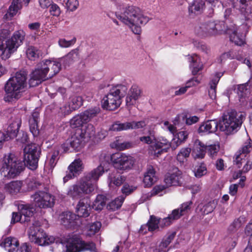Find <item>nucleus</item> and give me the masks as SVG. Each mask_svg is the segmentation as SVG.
I'll return each instance as SVG.
<instances>
[{
  "label": "nucleus",
  "mask_w": 252,
  "mask_h": 252,
  "mask_svg": "<svg viewBox=\"0 0 252 252\" xmlns=\"http://www.w3.org/2000/svg\"><path fill=\"white\" fill-rule=\"evenodd\" d=\"M242 173H243V172H242V171L240 170H239L237 172H235L233 175V179L234 180H236V179H238L239 178H241L239 184L240 185H241V187H244V182L245 181V180L246 179V177L245 176H242Z\"/></svg>",
  "instance_id": "obj_60"
},
{
  "label": "nucleus",
  "mask_w": 252,
  "mask_h": 252,
  "mask_svg": "<svg viewBox=\"0 0 252 252\" xmlns=\"http://www.w3.org/2000/svg\"><path fill=\"white\" fill-rule=\"evenodd\" d=\"M44 63V66L46 67V69L49 74V77L52 78L55 75L57 74L61 69L62 63L59 59V61H52L50 60H45L43 61Z\"/></svg>",
  "instance_id": "obj_30"
},
{
  "label": "nucleus",
  "mask_w": 252,
  "mask_h": 252,
  "mask_svg": "<svg viewBox=\"0 0 252 252\" xmlns=\"http://www.w3.org/2000/svg\"><path fill=\"white\" fill-rule=\"evenodd\" d=\"M31 0H13L11 5L9 8V14L10 15L13 16L15 15L18 10L22 6V4H24L27 6Z\"/></svg>",
  "instance_id": "obj_38"
},
{
  "label": "nucleus",
  "mask_w": 252,
  "mask_h": 252,
  "mask_svg": "<svg viewBox=\"0 0 252 252\" xmlns=\"http://www.w3.org/2000/svg\"><path fill=\"white\" fill-rule=\"evenodd\" d=\"M82 162L80 159H75L68 166L69 173L63 177V181L66 182L69 179L72 177L77 176L82 170Z\"/></svg>",
  "instance_id": "obj_23"
},
{
  "label": "nucleus",
  "mask_w": 252,
  "mask_h": 252,
  "mask_svg": "<svg viewBox=\"0 0 252 252\" xmlns=\"http://www.w3.org/2000/svg\"><path fill=\"white\" fill-rule=\"evenodd\" d=\"M21 123V115L20 114L11 115L9 124L6 130L7 134L10 138H14L17 136Z\"/></svg>",
  "instance_id": "obj_16"
},
{
  "label": "nucleus",
  "mask_w": 252,
  "mask_h": 252,
  "mask_svg": "<svg viewBox=\"0 0 252 252\" xmlns=\"http://www.w3.org/2000/svg\"><path fill=\"white\" fill-rule=\"evenodd\" d=\"M22 182L14 181L6 184L4 186V190L10 194L14 195L19 192L22 187Z\"/></svg>",
  "instance_id": "obj_35"
},
{
  "label": "nucleus",
  "mask_w": 252,
  "mask_h": 252,
  "mask_svg": "<svg viewBox=\"0 0 252 252\" xmlns=\"http://www.w3.org/2000/svg\"><path fill=\"white\" fill-rule=\"evenodd\" d=\"M37 124L38 123L29 122L30 131L34 137L38 136L39 132Z\"/></svg>",
  "instance_id": "obj_62"
},
{
  "label": "nucleus",
  "mask_w": 252,
  "mask_h": 252,
  "mask_svg": "<svg viewBox=\"0 0 252 252\" xmlns=\"http://www.w3.org/2000/svg\"><path fill=\"white\" fill-rule=\"evenodd\" d=\"M115 15L136 34L141 33V27L146 24L150 20L139 7L132 5L124 8L121 3L117 4V11L115 12Z\"/></svg>",
  "instance_id": "obj_1"
},
{
  "label": "nucleus",
  "mask_w": 252,
  "mask_h": 252,
  "mask_svg": "<svg viewBox=\"0 0 252 252\" xmlns=\"http://www.w3.org/2000/svg\"><path fill=\"white\" fill-rule=\"evenodd\" d=\"M1 176L7 179L19 175L25 168V165L12 154L5 155L0 162Z\"/></svg>",
  "instance_id": "obj_3"
},
{
  "label": "nucleus",
  "mask_w": 252,
  "mask_h": 252,
  "mask_svg": "<svg viewBox=\"0 0 252 252\" xmlns=\"http://www.w3.org/2000/svg\"><path fill=\"white\" fill-rule=\"evenodd\" d=\"M130 122V129H139L143 128L146 126V123L143 121L136 122L132 121Z\"/></svg>",
  "instance_id": "obj_64"
},
{
  "label": "nucleus",
  "mask_w": 252,
  "mask_h": 252,
  "mask_svg": "<svg viewBox=\"0 0 252 252\" xmlns=\"http://www.w3.org/2000/svg\"><path fill=\"white\" fill-rule=\"evenodd\" d=\"M245 118L242 114H237L233 110H229L225 112L222 117L220 129L227 134L233 133L239 127Z\"/></svg>",
  "instance_id": "obj_5"
},
{
  "label": "nucleus",
  "mask_w": 252,
  "mask_h": 252,
  "mask_svg": "<svg viewBox=\"0 0 252 252\" xmlns=\"http://www.w3.org/2000/svg\"><path fill=\"white\" fill-rule=\"evenodd\" d=\"M204 4L205 3L202 0L195 2L189 7V10L191 13L200 11L203 8Z\"/></svg>",
  "instance_id": "obj_54"
},
{
  "label": "nucleus",
  "mask_w": 252,
  "mask_h": 252,
  "mask_svg": "<svg viewBox=\"0 0 252 252\" xmlns=\"http://www.w3.org/2000/svg\"><path fill=\"white\" fill-rule=\"evenodd\" d=\"M207 150L208 155L213 158L217 156L219 151L220 145L219 144H214L207 146Z\"/></svg>",
  "instance_id": "obj_53"
},
{
  "label": "nucleus",
  "mask_w": 252,
  "mask_h": 252,
  "mask_svg": "<svg viewBox=\"0 0 252 252\" xmlns=\"http://www.w3.org/2000/svg\"><path fill=\"white\" fill-rule=\"evenodd\" d=\"M245 222V218L244 217L241 216L234 220L232 223L229 226V229L230 231H235L241 227Z\"/></svg>",
  "instance_id": "obj_49"
},
{
  "label": "nucleus",
  "mask_w": 252,
  "mask_h": 252,
  "mask_svg": "<svg viewBox=\"0 0 252 252\" xmlns=\"http://www.w3.org/2000/svg\"><path fill=\"white\" fill-rule=\"evenodd\" d=\"M194 31L198 36L206 37L220 34L223 30L220 23L209 22L197 25L195 26Z\"/></svg>",
  "instance_id": "obj_9"
},
{
  "label": "nucleus",
  "mask_w": 252,
  "mask_h": 252,
  "mask_svg": "<svg viewBox=\"0 0 252 252\" xmlns=\"http://www.w3.org/2000/svg\"><path fill=\"white\" fill-rule=\"evenodd\" d=\"M234 162L238 168H240L244 164L243 167L241 170L243 173H247L252 167V160L245 155H242L241 156V154L239 155L236 158H235Z\"/></svg>",
  "instance_id": "obj_24"
},
{
  "label": "nucleus",
  "mask_w": 252,
  "mask_h": 252,
  "mask_svg": "<svg viewBox=\"0 0 252 252\" xmlns=\"http://www.w3.org/2000/svg\"><path fill=\"white\" fill-rule=\"evenodd\" d=\"M90 251L91 252H97L95 244L92 242H86L80 238L73 236L69 241L66 246L65 252H82Z\"/></svg>",
  "instance_id": "obj_8"
},
{
  "label": "nucleus",
  "mask_w": 252,
  "mask_h": 252,
  "mask_svg": "<svg viewBox=\"0 0 252 252\" xmlns=\"http://www.w3.org/2000/svg\"><path fill=\"white\" fill-rule=\"evenodd\" d=\"M182 173L179 170H177L172 173H168L166 175L164 182L167 187L172 186H179L181 185Z\"/></svg>",
  "instance_id": "obj_31"
},
{
  "label": "nucleus",
  "mask_w": 252,
  "mask_h": 252,
  "mask_svg": "<svg viewBox=\"0 0 252 252\" xmlns=\"http://www.w3.org/2000/svg\"><path fill=\"white\" fill-rule=\"evenodd\" d=\"M194 175L197 178H200L207 173V168L204 163H201L197 166L194 169Z\"/></svg>",
  "instance_id": "obj_52"
},
{
  "label": "nucleus",
  "mask_w": 252,
  "mask_h": 252,
  "mask_svg": "<svg viewBox=\"0 0 252 252\" xmlns=\"http://www.w3.org/2000/svg\"><path fill=\"white\" fill-rule=\"evenodd\" d=\"M134 158L125 154H118L114 156L113 162L114 167L120 170H126L131 169L134 163Z\"/></svg>",
  "instance_id": "obj_14"
},
{
  "label": "nucleus",
  "mask_w": 252,
  "mask_h": 252,
  "mask_svg": "<svg viewBox=\"0 0 252 252\" xmlns=\"http://www.w3.org/2000/svg\"><path fill=\"white\" fill-rule=\"evenodd\" d=\"M31 198L35 206L40 208H49L54 206L55 202V196L44 191L35 192L31 195Z\"/></svg>",
  "instance_id": "obj_12"
},
{
  "label": "nucleus",
  "mask_w": 252,
  "mask_h": 252,
  "mask_svg": "<svg viewBox=\"0 0 252 252\" xmlns=\"http://www.w3.org/2000/svg\"><path fill=\"white\" fill-rule=\"evenodd\" d=\"M101 226V224L99 221H96L91 224L89 226L90 235H94L97 232Z\"/></svg>",
  "instance_id": "obj_57"
},
{
  "label": "nucleus",
  "mask_w": 252,
  "mask_h": 252,
  "mask_svg": "<svg viewBox=\"0 0 252 252\" xmlns=\"http://www.w3.org/2000/svg\"><path fill=\"white\" fill-rule=\"evenodd\" d=\"M251 149V145L250 143H246L245 145H244L241 149H240L239 151H238L235 155V158H236L237 156L241 154L245 155L247 156V154H248L250 152V150Z\"/></svg>",
  "instance_id": "obj_58"
},
{
  "label": "nucleus",
  "mask_w": 252,
  "mask_h": 252,
  "mask_svg": "<svg viewBox=\"0 0 252 252\" xmlns=\"http://www.w3.org/2000/svg\"><path fill=\"white\" fill-rule=\"evenodd\" d=\"M100 113V109L99 107L87 109L73 117L70 121V126L72 128H77L89 124V122L96 117Z\"/></svg>",
  "instance_id": "obj_7"
},
{
  "label": "nucleus",
  "mask_w": 252,
  "mask_h": 252,
  "mask_svg": "<svg viewBox=\"0 0 252 252\" xmlns=\"http://www.w3.org/2000/svg\"><path fill=\"white\" fill-rule=\"evenodd\" d=\"M172 144H174L173 142L170 144L168 140L162 138L160 139L159 141L155 143L154 147H156V149L162 148L163 150H168L170 147L172 148Z\"/></svg>",
  "instance_id": "obj_50"
},
{
  "label": "nucleus",
  "mask_w": 252,
  "mask_h": 252,
  "mask_svg": "<svg viewBox=\"0 0 252 252\" xmlns=\"http://www.w3.org/2000/svg\"><path fill=\"white\" fill-rule=\"evenodd\" d=\"M115 147L119 150L122 151L132 148L134 146L133 142L131 141L120 142L119 140H116L114 143Z\"/></svg>",
  "instance_id": "obj_47"
},
{
  "label": "nucleus",
  "mask_w": 252,
  "mask_h": 252,
  "mask_svg": "<svg viewBox=\"0 0 252 252\" xmlns=\"http://www.w3.org/2000/svg\"><path fill=\"white\" fill-rule=\"evenodd\" d=\"M59 154V151L58 150H55L52 154L51 157L49 161V164L50 168H53L56 164L58 160V156Z\"/></svg>",
  "instance_id": "obj_56"
},
{
  "label": "nucleus",
  "mask_w": 252,
  "mask_h": 252,
  "mask_svg": "<svg viewBox=\"0 0 252 252\" xmlns=\"http://www.w3.org/2000/svg\"><path fill=\"white\" fill-rule=\"evenodd\" d=\"M216 202L214 200L210 201L204 205H199L197 211L198 213H200L202 216H204L212 213L216 207Z\"/></svg>",
  "instance_id": "obj_36"
},
{
  "label": "nucleus",
  "mask_w": 252,
  "mask_h": 252,
  "mask_svg": "<svg viewBox=\"0 0 252 252\" xmlns=\"http://www.w3.org/2000/svg\"><path fill=\"white\" fill-rule=\"evenodd\" d=\"M248 32L246 25H242L238 29L235 30L231 33L227 32L230 34V40L234 42L235 45L241 46L245 43V37Z\"/></svg>",
  "instance_id": "obj_19"
},
{
  "label": "nucleus",
  "mask_w": 252,
  "mask_h": 252,
  "mask_svg": "<svg viewBox=\"0 0 252 252\" xmlns=\"http://www.w3.org/2000/svg\"><path fill=\"white\" fill-rule=\"evenodd\" d=\"M42 183L35 178H31L27 181V187L29 190L39 189Z\"/></svg>",
  "instance_id": "obj_51"
},
{
  "label": "nucleus",
  "mask_w": 252,
  "mask_h": 252,
  "mask_svg": "<svg viewBox=\"0 0 252 252\" xmlns=\"http://www.w3.org/2000/svg\"><path fill=\"white\" fill-rule=\"evenodd\" d=\"M76 41V38L70 40H66L64 38L60 39L58 41L59 46L62 48H68L74 45Z\"/></svg>",
  "instance_id": "obj_55"
},
{
  "label": "nucleus",
  "mask_w": 252,
  "mask_h": 252,
  "mask_svg": "<svg viewBox=\"0 0 252 252\" xmlns=\"http://www.w3.org/2000/svg\"><path fill=\"white\" fill-rule=\"evenodd\" d=\"M233 6L239 10L245 20L249 19L252 14V0H234Z\"/></svg>",
  "instance_id": "obj_17"
},
{
  "label": "nucleus",
  "mask_w": 252,
  "mask_h": 252,
  "mask_svg": "<svg viewBox=\"0 0 252 252\" xmlns=\"http://www.w3.org/2000/svg\"><path fill=\"white\" fill-rule=\"evenodd\" d=\"M40 151L34 144H29L24 149V158L30 169H35L38 166Z\"/></svg>",
  "instance_id": "obj_11"
},
{
  "label": "nucleus",
  "mask_w": 252,
  "mask_h": 252,
  "mask_svg": "<svg viewBox=\"0 0 252 252\" xmlns=\"http://www.w3.org/2000/svg\"><path fill=\"white\" fill-rule=\"evenodd\" d=\"M135 187L130 186L129 185L125 184L122 188V192L123 194H125L124 196L126 197V195H128L132 192L134 190H135Z\"/></svg>",
  "instance_id": "obj_61"
},
{
  "label": "nucleus",
  "mask_w": 252,
  "mask_h": 252,
  "mask_svg": "<svg viewBox=\"0 0 252 252\" xmlns=\"http://www.w3.org/2000/svg\"><path fill=\"white\" fill-rule=\"evenodd\" d=\"M130 129V122H126L121 123L119 121L116 122L110 127V130L114 131H120Z\"/></svg>",
  "instance_id": "obj_43"
},
{
  "label": "nucleus",
  "mask_w": 252,
  "mask_h": 252,
  "mask_svg": "<svg viewBox=\"0 0 252 252\" xmlns=\"http://www.w3.org/2000/svg\"><path fill=\"white\" fill-rule=\"evenodd\" d=\"M28 73L24 70L17 71L5 83L4 86L5 102H12L21 98L28 88Z\"/></svg>",
  "instance_id": "obj_2"
},
{
  "label": "nucleus",
  "mask_w": 252,
  "mask_h": 252,
  "mask_svg": "<svg viewBox=\"0 0 252 252\" xmlns=\"http://www.w3.org/2000/svg\"><path fill=\"white\" fill-rule=\"evenodd\" d=\"M207 151V146L199 139H196L192 148V156L195 159L204 158Z\"/></svg>",
  "instance_id": "obj_22"
},
{
  "label": "nucleus",
  "mask_w": 252,
  "mask_h": 252,
  "mask_svg": "<svg viewBox=\"0 0 252 252\" xmlns=\"http://www.w3.org/2000/svg\"><path fill=\"white\" fill-rule=\"evenodd\" d=\"M127 88L125 85H118L113 87L108 94L102 100V106L109 110H114L118 108L121 103L122 98L126 94Z\"/></svg>",
  "instance_id": "obj_4"
},
{
  "label": "nucleus",
  "mask_w": 252,
  "mask_h": 252,
  "mask_svg": "<svg viewBox=\"0 0 252 252\" xmlns=\"http://www.w3.org/2000/svg\"><path fill=\"white\" fill-rule=\"evenodd\" d=\"M189 132L187 131H181L177 133V140L174 139L173 143H176V145L172 144V148L175 149L182 143L184 142L188 137Z\"/></svg>",
  "instance_id": "obj_46"
},
{
  "label": "nucleus",
  "mask_w": 252,
  "mask_h": 252,
  "mask_svg": "<svg viewBox=\"0 0 252 252\" xmlns=\"http://www.w3.org/2000/svg\"><path fill=\"white\" fill-rule=\"evenodd\" d=\"M81 189L79 183L70 186L67 191V194L73 199H78L82 195Z\"/></svg>",
  "instance_id": "obj_44"
},
{
  "label": "nucleus",
  "mask_w": 252,
  "mask_h": 252,
  "mask_svg": "<svg viewBox=\"0 0 252 252\" xmlns=\"http://www.w3.org/2000/svg\"><path fill=\"white\" fill-rule=\"evenodd\" d=\"M188 60L189 63V68L191 71L192 74L195 75L203 68L202 63L200 59L196 55H193L189 56Z\"/></svg>",
  "instance_id": "obj_29"
},
{
  "label": "nucleus",
  "mask_w": 252,
  "mask_h": 252,
  "mask_svg": "<svg viewBox=\"0 0 252 252\" xmlns=\"http://www.w3.org/2000/svg\"><path fill=\"white\" fill-rule=\"evenodd\" d=\"M218 122L217 120H210L203 123L199 127V133L209 134L215 132L218 129Z\"/></svg>",
  "instance_id": "obj_26"
},
{
  "label": "nucleus",
  "mask_w": 252,
  "mask_h": 252,
  "mask_svg": "<svg viewBox=\"0 0 252 252\" xmlns=\"http://www.w3.org/2000/svg\"><path fill=\"white\" fill-rule=\"evenodd\" d=\"M66 4L69 10L73 11L78 8L79 2L77 0H67Z\"/></svg>",
  "instance_id": "obj_59"
},
{
  "label": "nucleus",
  "mask_w": 252,
  "mask_h": 252,
  "mask_svg": "<svg viewBox=\"0 0 252 252\" xmlns=\"http://www.w3.org/2000/svg\"><path fill=\"white\" fill-rule=\"evenodd\" d=\"M61 223L67 228H75L81 224V219L70 212H63L60 216Z\"/></svg>",
  "instance_id": "obj_20"
},
{
  "label": "nucleus",
  "mask_w": 252,
  "mask_h": 252,
  "mask_svg": "<svg viewBox=\"0 0 252 252\" xmlns=\"http://www.w3.org/2000/svg\"><path fill=\"white\" fill-rule=\"evenodd\" d=\"M107 198L102 194H98L97 195L95 200L93 202L92 208L96 211L101 210L105 206Z\"/></svg>",
  "instance_id": "obj_42"
},
{
  "label": "nucleus",
  "mask_w": 252,
  "mask_h": 252,
  "mask_svg": "<svg viewBox=\"0 0 252 252\" xmlns=\"http://www.w3.org/2000/svg\"><path fill=\"white\" fill-rule=\"evenodd\" d=\"M103 173L104 168L101 163L97 168L86 175L79 183L82 194H89L94 191L96 181Z\"/></svg>",
  "instance_id": "obj_6"
},
{
  "label": "nucleus",
  "mask_w": 252,
  "mask_h": 252,
  "mask_svg": "<svg viewBox=\"0 0 252 252\" xmlns=\"http://www.w3.org/2000/svg\"><path fill=\"white\" fill-rule=\"evenodd\" d=\"M46 68L43 61L37 64L36 67L30 75L29 84L31 87L38 86L42 82L50 78Z\"/></svg>",
  "instance_id": "obj_13"
},
{
  "label": "nucleus",
  "mask_w": 252,
  "mask_h": 252,
  "mask_svg": "<svg viewBox=\"0 0 252 252\" xmlns=\"http://www.w3.org/2000/svg\"><path fill=\"white\" fill-rule=\"evenodd\" d=\"M157 180L155 169L152 165H148L144 174L143 183L145 187L152 186Z\"/></svg>",
  "instance_id": "obj_32"
},
{
  "label": "nucleus",
  "mask_w": 252,
  "mask_h": 252,
  "mask_svg": "<svg viewBox=\"0 0 252 252\" xmlns=\"http://www.w3.org/2000/svg\"><path fill=\"white\" fill-rule=\"evenodd\" d=\"M18 210L22 217H24V221H28L29 218L33 214V208L29 205L20 204L18 206Z\"/></svg>",
  "instance_id": "obj_41"
},
{
  "label": "nucleus",
  "mask_w": 252,
  "mask_h": 252,
  "mask_svg": "<svg viewBox=\"0 0 252 252\" xmlns=\"http://www.w3.org/2000/svg\"><path fill=\"white\" fill-rule=\"evenodd\" d=\"M29 237L31 242L40 246L50 245L55 240L53 236L47 235L39 227L34 225L30 228Z\"/></svg>",
  "instance_id": "obj_10"
},
{
  "label": "nucleus",
  "mask_w": 252,
  "mask_h": 252,
  "mask_svg": "<svg viewBox=\"0 0 252 252\" xmlns=\"http://www.w3.org/2000/svg\"><path fill=\"white\" fill-rule=\"evenodd\" d=\"M141 94V90L140 88L136 85H132L126 97V105L131 106L135 104L136 100L140 97Z\"/></svg>",
  "instance_id": "obj_28"
},
{
  "label": "nucleus",
  "mask_w": 252,
  "mask_h": 252,
  "mask_svg": "<svg viewBox=\"0 0 252 252\" xmlns=\"http://www.w3.org/2000/svg\"><path fill=\"white\" fill-rule=\"evenodd\" d=\"M83 98L81 96L75 95L72 97L71 101L69 104V110L67 112H63L65 114H69L73 110L78 109L83 104Z\"/></svg>",
  "instance_id": "obj_40"
},
{
  "label": "nucleus",
  "mask_w": 252,
  "mask_h": 252,
  "mask_svg": "<svg viewBox=\"0 0 252 252\" xmlns=\"http://www.w3.org/2000/svg\"><path fill=\"white\" fill-rule=\"evenodd\" d=\"M76 130L77 135H80L81 137L84 140L89 139L95 135V131L94 125L92 124H87L81 126Z\"/></svg>",
  "instance_id": "obj_25"
},
{
  "label": "nucleus",
  "mask_w": 252,
  "mask_h": 252,
  "mask_svg": "<svg viewBox=\"0 0 252 252\" xmlns=\"http://www.w3.org/2000/svg\"><path fill=\"white\" fill-rule=\"evenodd\" d=\"M91 211V206L88 199L83 198L78 202L76 207L77 216L80 217H87L89 216Z\"/></svg>",
  "instance_id": "obj_27"
},
{
  "label": "nucleus",
  "mask_w": 252,
  "mask_h": 252,
  "mask_svg": "<svg viewBox=\"0 0 252 252\" xmlns=\"http://www.w3.org/2000/svg\"><path fill=\"white\" fill-rule=\"evenodd\" d=\"M80 60L79 50L78 48L71 50L68 53L60 59L64 67L69 66Z\"/></svg>",
  "instance_id": "obj_21"
},
{
  "label": "nucleus",
  "mask_w": 252,
  "mask_h": 252,
  "mask_svg": "<svg viewBox=\"0 0 252 252\" xmlns=\"http://www.w3.org/2000/svg\"><path fill=\"white\" fill-rule=\"evenodd\" d=\"M191 152V149L189 148H182L177 156V159L180 162H184L185 160L189 157Z\"/></svg>",
  "instance_id": "obj_48"
},
{
  "label": "nucleus",
  "mask_w": 252,
  "mask_h": 252,
  "mask_svg": "<svg viewBox=\"0 0 252 252\" xmlns=\"http://www.w3.org/2000/svg\"><path fill=\"white\" fill-rule=\"evenodd\" d=\"M222 76V73L221 72L216 73L215 76L212 79V80L210 83V87L216 88L217 85L220 77Z\"/></svg>",
  "instance_id": "obj_63"
},
{
  "label": "nucleus",
  "mask_w": 252,
  "mask_h": 252,
  "mask_svg": "<svg viewBox=\"0 0 252 252\" xmlns=\"http://www.w3.org/2000/svg\"><path fill=\"white\" fill-rule=\"evenodd\" d=\"M0 245L8 252H14L17 249L19 242L15 238L8 237L2 240Z\"/></svg>",
  "instance_id": "obj_34"
},
{
  "label": "nucleus",
  "mask_w": 252,
  "mask_h": 252,
  "mask_svg": "<svg viewBox=\"0 0 252 252\" xmlns=\"http://www.w3.org/2000/svg\"><path fill=\"white\" fill-rule=\"evenodd\" d=\"M27 57L31 61H35L42 55V52L37 47L30 46L26 50Z\"/></svg>",
  "instance_id": "obj_39"
},
{
  "label": "nucleus",
  "mask_w": 252,
  "mask_h": 252,
  "mask_svg": "<svg viewBox=\"0 0 252 252\" xmlns=\"http://www.w3.org/2000/svg\"><path fill=\"white\" fill-rule=\"evenodd\" d=\"M192 204L191 201H188L183 203L179 208L173 210L172 213L164 220L166 224H171L173 221L178 220L181 216L187 214L190 209Z\"/></svg>",
  "instance_id": "obj_18"
},
{
  "label": "nucleus",
  "mask_w": 252,
  "mask_h": 252,
  "mask_svg": "<svg viewBox=\"0 0 252 252\" xmlns=\"http://www.w3.org/2000/svg\"><path fill=\"white\" fill-rule=\"evenodd\" d=\"M85 140L81 137L80 135H77V132L75 133L69 138H68L65 143L62 145V147L65 152L71 151V148L74 151H80L84 146V141Z\"/></svg>",
  "instance_id": "obj_15"
},
{
  "label": "nucleus",
  "mask_w": 252,
  "mask_h": 252,
  "mask_svg": "<svg viewBox=\"0 0 252 252\" xmlns=\"http://www.w3.org/2000/svg\"><path fill=\"white\" fill-rule=\"evenodd\" d=\"M108 179L109 186L111 187L113 186H120L125 181V177L121 176L116 171H114L109 174Z\"/></svg>",
  "instance_id": "obj_37"
},
{
  "label": "nucleus",
  "mask_w": 252,
  "mask_h": 252,
  "mask_svg": "<svg viewBox=\"0 0 252 252\" xmlns=\"http://www.w3.org/2000/svg\"><path fill=\"white\" fill-rule=\"evenodd\" d=\"M125 198V196L124 195L120 196L109 203L107 206V209L112 211H115L119 209L121 207Z\"/></svg>",
  "instance_id": "obj_45"
},
{
  "label": "nucleus",
  "mask_w": 252,
  "mask_h": 252,
  "mask_svg": "<svg viewBox=\"0 0 252 252\" xmlns=\"http://www.w3.org/2000/svg\"><path fill=\"white\" fill-rule=\"evenodd\" d=\"M167 218V217H166L163 219H158L154 215L151 216L149 220L147 222L149 225V231H153L158 229L159 226L163 228L170 225V224L166 225L164 221Z\"/></svg>",
  "instance_id": "obj_33"
}]
</instances>
